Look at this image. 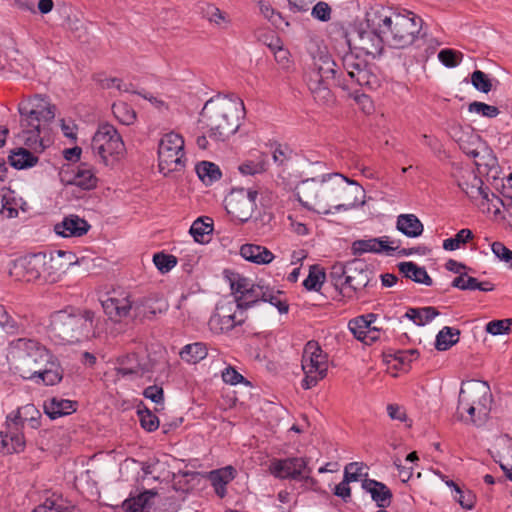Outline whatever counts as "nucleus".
I'll return each instance as SVG.
<instances>
[{
	"label": "nucleus",
	"mask_w": 512,
	"mask_h": 512,
	"mask_svg": "<svg viewBox=\"0 0 512 512\" xmlns=\"http://www.w3.org/2000/svg\"><path fill=\"white\" fill-rule=\"evenodd\" d=\"M343 71L336 69V63L325 51L313 56V62L307 74V84L314 99L320 104L332 101L331 86L348 89L351 84L373 88L376 76L370 71L367 61L354 53L346 52L342 58Z\"/></svg>",
	"instance_id": "f257e3e1"
},
{
	"label": "nucleus",
	"mask_w": 512,
	"mask_h": 512,
	"mask_svg": "<svg viewBox=\"0 0 512 512\" xmlns=\"http://www.w3.org/2000/svg\"><path fill=\"white\" fill-rule=\"evenodd\" d=\"M349 185H355L357 192L361 187L340 173H329L320 178H308L297 186V196L300 203L308 209L322 214H330L331 208L336 211L348 210L354 206V201H348Z\"/></svg>",
	"instance_id": "f03ea898"
},
{
	"label": "nucleus",
	"mask_w": 512,
	"mask_h": 512,
	"mask_svg": "<svg viewBox=\"0 0 512 512\" xmlns=\"http://www.w3.org/2000/svg\"><path fill=\"white\" fill-rule=\"evenodd\" d=\"M19 363L17 369L23 379H41L47 386L61 382L64 370L58 358L44 345L32 339H18Z\"/></svg>",
	"instance_id": "7ed1b4c3"
},
{
	"label": "nucleus",
	"mask_w": 512,
	"mask_h": 512,
	"mask_svg": "<svg viewBox=\"0 0 512 512\" xmlns=\"http://www.w3.org/2000/svg\"><path fill=\"white\" fill-rule=\"evenodd\" d=\"M243 112L241 99L217 95L205 103L199 122L207 129L210 138L223 141L238 130Z\"/></svg>",
	"instance_id": "20e7f679"
},
{
	"label": "nucleus",
	"mask_w": 512,
	"mask_h": 512,
	"mask_svg": "<svg viewBox=\"0 0 512 512\" xmlns=\"http://www.w3.org/2000/svg\"><path fill=\"white\" fill-rule=\"evenodd\" d=\"M367 22L379 32L385 43L400 49L411 45L421 29L422 20L410 11L390 12L374 11L367 14Z\"/></svg>",
	"instance_id": "39448f33"
},
{
	"label": "nucleus",
	"mask_w": 512,
	"mask_h": 512,
	"mask_svg": "<svg viewBox=\"0 0 512 512\" xmlns=\"http://www.w3.org/2000/svg\"><path fill=\"white\" fill-rule=\"evenodd\" d=\"M95 313L92 310H81L67 307L50 315L47 332L49 337L58 344H73L80 342L82 337L96 336L93 326Z\"/></svg>",
	"instance_id": "423d86ee"
},
{
	"label": "nucleus",
	"mask_w": 512,
	"mask_h": 512,
	"mask_svg": "<svg viewBox=\"0 0 512 512\" xmlns=\"http://www.w3.org/2000/svg\"><path fill=\"white\" fill-rule=\"evenodd\" d=\"M492 394L487 382L469 380L462 383L458 398V413L465 422L483 424L491 410Z\"/></svg>",
	"instance_id": "0eeeda50"
},
{
	"label": "nucleus",
	"mask_w": 512,
	"mask_h": 512,
	"mask_svg": "<svg viewBox=\"0 0 512 512\" xmlns=\"http://www.w3.org/2000/svg\"><path fill=\"white\" fill-rule=\"evenodd\" d=\"M101 305L104 313L114 322L127 317L132 309H134L136 317L143 316L148 319L168 309V304L165 300L160 299L152 301L151 299H147L142 303L143 310H141L140 306L133 307L132 301L128 296L109 297L105 300H101Z\"/></svg>",
	"instance_id": "6e6552de"
},
{
	"label": "nucleus",
	"mask_w": 512,
	"mask_h": 512,
	"mask_svg": "<svg viewBox=\"0 0 512 512\" xmlns=\"http://www.w3.org/2000/svg\"><path fill=\"white\" fill-rule=\"evenodd\" d=\"M20 125L31 132H41V123L52 122L56 115V106L51 104L46 97L34 95L18 105Z\"/></svg>",
	"instance_id": "1a4fd4ad"
},
{
	"label": "nucleus",
	"mask_w": 512,
	"mask_h": 512,
	"mask_svg": "<svg viewBox=\"0 0 512 512\" xmlns=\"http://www.w3.org/2000/svg\"><path fill=\"white\" fill-rule=\"evenodd\" d=\"M184 144L183 137L173 131L161 137L158 144V167L164 176L184 169L186 164Z\"/></svg>",
	"instance_id": "9d476101"
},
{
	"label": "nucleus",
	"mask_w": 512,
	"mask_h": 512,
	"mask_svg": "<svg viewBox=\"0 0 512 512\" xmlns=\"http://www.w3.org/2000/svg\"><path fill=\"white\" fill-rule=\"evenodd\" d=\"M302 370L305 374L302 380V387L304 389L314 387L318 381L326 376L328 357L318 342L312 340L306 343L302 355Z\"/></svg>",
	"instance_id": "9b49d317"
},
{
	"label": "nucleus",
	"mask_w": 512,
	"mask_h": 512,
	"mask_svg": "<svg viewBox=\"0 0 512 512\" xmlns=\"http://www.w3.org/2000/svg\"><path fill=\"white\" fill-rule=\"evenodd\" d=\"M124 150V143L117 130L108 123L99 124L98 156L100 162L105 167H114L123 156Z\"/></svg>",
	"instance_id": "f8f14e48"
},
{
	"label": "nucleus",
	"mask_w": 512,
	"mask_h": 512,
	"mask_svg": "<svg viewBox=\"0 0 512 512\" xmlns=\"http://www.w3.org/2000/svg\"><path fill=\"white\" fill-rule=\"evenodd\" d=\"M256 190L237 188L225 197V209L233 219L241 223L247 222L256 208Z\"/></svg>",
	"instance_id": "ddd939ff"
},
{
	"label": "nucleus",
	"mask_w": 512,
	"mask_h": 512,
	"mask_svg": "<svg viewBox=\"0 0 512 512\" xmlns=\"http://www.w3.org/2000/svg\"><path fill=\"white\" fill-rule=\"evenodd\" d=\"M45 264L46 255L43 253L25 255L13 262L10 275L17 280L32 282L39 279Z\"/></svg>",
	"instance_id": "4468645a"
},
{
	"label": "nucleus",
	"mask_w": 512,
	"mask_h": 512,
	"mask_svg": "<svg viewBox=\"0 0 512 512\" xmlns=\"http://www.w3.org/2000/svg\"><path fill=\"white\" fill-rule=\"evenodd\" d=\"M372 279V271L361 260L354 259L348 262V275L344 280L345 287L342 294L352 298L354 294L362 292L369 286Z\"/></svg>",
	"instance_id": "2eb2a0df"
},
{
	"label": "nucleus",
	"mask_w": 512,
	"mask_h": 512,
	"mask_svg": "<svg viewBox=\"0 0 512 512\" xmlns=\"http://www.w3.org/2000/svg\"><path fill=\"white\" fill-rule=\"evenodd\" d=\"M457 184L459 188L471 199L478 200L482 199L484 201L489 202L490 193L489 188L483 187V181L479 178L473 170L464 169L461 171L460 175L457 178ZM491 197L495 198L497 201L502 203V200L496 196L494 193H491Z\"/></svg>",
	"instance_id": "dca6fc26"
},
{
	"label": "nucleus",
	"mask_w": 512,
	"mask_h": 512,
	"mask_svg": "<svg viewBox=\"0 0 512 512\" xmlns=\"http://www.w3.org/2000/svg\"><path fill=\"white\" fill-rule=\"evenodd\" d=\"M308 462V459L301 457L275 459L271 462L269 469L276 478L300 479L303 472L311 473Z\"/></svg>",
	"instance_id": "f3484780"
},
{
	"label": "nucleus",
	"mask_w": 512,
	"mask_h": 512,
	"mask_svg": "<svg viewBox=\"0 0 512 512\" xmlns=\"http://www.w3.org/2000/svg\"><path fill=\"white\" fill-rule=\"evenodd\" d=\"M116 371L124 378L135 380L149 373L151 364L146 356L131 353L118 358Z\"/></svg>",
	"instance_id": "a211bd4d"
},
{
	"label": "nucleus",
	"mask_w": 512,
	"mask_h": 512,
	"mask_svg": "<svg viewBox=\"0 0 512 512\" xmlns=\"http://www.w3.org/2000/svg\"><path fill=\"white\" fill-rule=\"evenodd\" d=\"M394 244L395 241H390L388 236L359 239L352 243L351 250L353 255H362L365 253H385L387 255H391L392 252L399 248L398 245L394 246Z\"/></svg>",
	"instance_id": "6ab92c4d"
},
{
	"label": "nucleus",
	"mask_w": 512,
	"mask_h": 512,
	"mask_svg": "<svg viewBox=\"0 0 512 512\" xmlns=\"http://www.w3.org/2000/svg\"><path fill=\"white\" fill-rule=\"evenodd\" d=\"M90 227L86 220L78 215L71 214L65 216L60 223H57L54 226V231L57 235L64 238L81 237L89 231Z\"/></svg>",
	"instance_id": "aec40b11"
},
{
	"label": "nucleus",
	"mask_w": 512,
	"mask_h": 512,
	"mask_svg": "<svg viewBox=\"0 0 512 512\" xmlns=\"http://www.w3.org/2000/svg\"><path fill=\"white\" fill-rule=\"evenodd\" d=\"M244 320L245 318L243 316V310H240L239 314L236 312L228 314H221L218 312L210 317L208 325L211 331L215 333H223L228 332L235 326L242 324Z\"/></svg>",
	"instance_id": "412c9836"
},
{
	"label": "nucleus",
	"mask_w": 512,
	"mask_h": 512,
	"mask_svg": "<svg viewBox=\"0 0 512 512\" xmlns=\"http://www.w3.org/2000/svg\"><path fill=\"white\" fill-rule=\"evenodd\" d=\"M362 488L371 495L373 501H375L380 508L387 507L392 499L391 490L382 482L374 479H364L362 481Z\"/></svg>",
	"instance_id": "4be33fe9"
},
{
	"label": "nucleus",
	"mask_w": 512,
	"mask_h": 512,
	"mask_svg": "<svg viewBox=\"0 0 512 512\" xmlns=\"http://www.w3.org/2000/svg\"><path fill=\"white\" fill-rule=\"evenodd\" d=\"M373 30L372 31H359L357 33L360 44L359 49L366 54H375L382 50V44L385 43L382 33L379 32L371 23H368Z\"/></svg>",
	"instance_id": "5701e85b"
},
{
	"label": "nucleus",
	"mask_w": 512,
	"mask_h": 512,
	"mask_svg": "<svg viewBox=\"0 0 512 512\" xmlns=\"http://www.w3.org/2000/svg\"><path fill=\"white\" fill-rule=\"evenodd\" d=\"M240 255L247 261L255 264H269L274 259L273 253L266 247L256 244H244L240 248Z\"/></svg>",
	"instance_id": "b1692460"
},
{
	"label": "nucleus",
	"mask_w": 512,
	"mask_h": 512,
	"mask_svg": "<svg viewBox=\"0 0 512 512\" xmlns=\"http://www.w3.org/2000/svg\"><path fill=\"white\" fill-rule=\"evenodd\" d=\"M77 402L67 399L52 398L44 404L45 414L52 420L70 415L76 411Z\"/></svg>",
	"instance_id": "393cba45"
},
{
	"label": "nucleus",
	"mask_w": 512,
	"mask_h": 512,
	"mask_svg": "<svg viewBox=\"0 0 512 512\" xmlns=\"http://www.w3.org/2000/svg\"><path fill=\"white\" fill-rule=\"evenodd\" d=\"M396 228L409 238H416L423 233L424 226L414 214H401L397 217Z\"/></svg>",
	"instance_id": "a878e982"
},
{
	"label": "nucleus",
	"mask_w": 512,
	"mask_h": 512,
	"mask_svg": "<svg viewBox=\"0 0 512 512\" xmlns=\"http://www.w3.org/2000/svg\"><path fill=\"white\" fill-rule=\"evenodd\" d=\"M235 477V469L232 466H226L221 469L213 470L209 473L208 478L215 492L221 498L225 496L226 485Z\"/></svg>",
	"instance_id": "bb28decb"
},
{
	"label": "nucleus",
	"mask_w": 512,
	"mask_h": 512,
	"mask_svg": "<svg viewBox=\"0 0 512 512\" xmlns=\"http://www.w3.org/2000/svg\"><path fill=\"white\" fill-rule=\"evenodd\" d=\"M8 161L13 168L23 170L34 167L39 158L28 149L19 147L10 152Z\"/></svg>",
	"instance_id": "cd10ccee"
},
{
	"label": "nucleus",
	"mask_w": 512,
	"mask_h": 512,
	"mask_svg": "<svg viewBox=\"0 0 512 512\" xmlns=\"http://www.w3.org/2000/svg\"><path fill=\"white\" fill-rule=\"evenodd\" d=\"M269 167L268 155L263 152H257L250 159L239 165V171L243 175H256L267 171Z\"/></svg>",
	"instance_id": "c85d7f7f"
},
{
	"label": "nucleus",
	"mask_w": 512,
	"mask_h": 512,
	"mask_svg": "<svg viewBox=\"0 0 512 512\" xmlns=\"http://www.w3.org/2000/svg\"><path fill=\"white\" fill-rule=\"evenodd\" d=\"M399 271L408 279L426 286H432L433 280L424 267L414 262H401L398 264Z\"/></svg>",
	"instance_id": "c756f323"
},
{
	"label": "nucleus",
	"mask_w": 512,
	"mask_h": 512,
	"mask_svg": "<svg viewBox=\"0 0 512 512\" xmlns=\"http://www.w3.org/2000/svg\"><path fill=\"white\" fill-rule=\"evenodd\" d=\"M62 181L82 189H93L96 187V177L93 171L87 168L86 164H81L71 178H62Z\"/></svg>",
	"instance_id": "7c9ffc66"
},
{
	"label": "nucleus",
	"mask_w": 512,
	"mask_h": 512,
	"mask_svg": "<svg viewBox=\"0 0 512 512\" xmlns=\"http://www.w3.org/2000/svg\"><path fill=\"white\" fill-rule=\"evenodd\" d=\"M75 486L79 492L90 499L96 495V472L87 469L75 477Z\"/></svg>",
	"instance_id": "2f4dec72"
},
{
	"label": "nucleus",
	"mask_w": 512,
	"mask_h": 512,
	"mask_svg": "<svg viewBox=\"0 0 512 512\" xmlns=\"http://www.w3.org/2000/svg\"><path fill=\"white\" fill-rule=\"evenodd\" d=\"M198 11L203 18L217 26L227 25L230 22L228 15L212 3L200 2Z\"/></svg>",
	"instance_id": "473e14b6"
},
{
	"label": "nucleus",
	"mask_w": 512,
	"mask_h": 512,
	"mask_svg": "<svg viewBox=\"0 0 512 512\" xmlns=\"http://www.w3.org/2000/svg\"><path fill=\"white\" fill-rule=\"evenodd\" d=\"M252 284H250L247 278L241 277L237 275L234 279L231 280V290L236 296L237 308L239 310H245L251 307V303L253 301H246L247 293Z\"/></svg>",
	"instance_id": "72a5a7b5"
},
{
	"label": "nucleus",
	"mask_w": 512,
	"mask_h": 512,
	"mask_svg": "<svg viewBox=\"0 0 512 512\" xmlns=\"http://www.w3.org/2000/svg\"><path fill=\"white\" fill-rule=\"evenodd\" d=\"M439 315V311L431 306L422 308H409L404 317L418 326H424Z\"/></svg>",
	"instance_id": "f704fd0d"
},
{
	"label": "nucleus",
	"mask_w": 512,
	"mask_h": 512,
	"mask_svg": "<svg viewBox=\"0 0 512 512\" xmlns=\"http://www.w3.org/2000/svg\"><path fill=\"white\" fill-rule=\"evenodd\" d=\"M376 318L377 315L373 313L358 316L349 321L348 328L355 338L362 341L365 339V335L369 330L370 325L375 322Z\"/></svg>",
	"instance_id": "c9c22d12"
},
{
	"label": "nucleus",
	"mask_w": 512,
	"mask_h": 512,
	"mask_svg": "<svg viewBox=\"0 0 512 512\" xmlns=\"http://www.w3.org/2000/svg\"><path fill=\"white\" fill-rule=\"evenodd\" d=\"M208 355V349L206 344L202 342H195L192 344L185 345L181 352L180 357L182 360L196 364L206 358Z\"/></svg>",
	"instance_id": "e433bc0d"
},
{
	"label": "nucleus",
	"mask_w": 512,
	"mask_h": 512,
	"mask_svg": "<svg viewBox=\"0 0 512 512\" xmlns=\"http://www.w3.org/2000/svg\"><path fill=\"white\" fill-rule=\"evenodd\" d=\"M460 330L445 326L436 335L435 348L446 351L459 341Z\"/></svg>",
	"instance_id": "4c0bfd02"
},
{
	"label": "nucleus",
	"mask_w": 512,
	"mask_h": 512,
	"mask_svg": "<svg viewBox=\"0 0 512 512\" xmlns=\"http://www.w3.org/2000/svg\"><path fill=\"white\" fill-rule=\"evenodd\" d=\"M196 173L203 183L206 185L212 184L214 181L220 179L221 171L219 167L208 161H202L196 165Z\"/></svg>",
	"instance_id": "58836bf2"
},
{
	"label": "nucleus",
	"mask_w": 512,
	"mask_h": 512,
	"mask_svg": "<svg viewBox=\"0 0 512 512\" xmlns=\"http://www.w3.org/2000/svg\"><path fill=\"white\" fill-rule=\"evenodd\" d=\"M212 231L213 223L209 217L198 218L190 227V234L199 243H204L206 241L205 236L209 235Z\"/></svg>",
	"instance_id": "ea45409f"
},
{
	"label": "nucleus",
	"mask_w": 512,
	"mask_h": 512,
	"mask_svg": "<svg viewBox=\"0 0 512 512\" xmlns=\"http://www.w3.org/2000/svg\"><path fill=\"white\" fill-rule=\"evenodd\" d=\"M446 484L455 491V501H457L464 509H473L476 502V496L471 490H462L453 481H447Z\"/></svg>",
	"instance_id": "a19ab883"
},
{
	"label": "nucleus",
	"mask_w": 512,
	"mask_h": 512,
	"mask_svg": "<svg viewBox=\"0 0 512 512\" xmlns=\"http://www.w3.org/2000/svg\"><path fill=\"white\" fill-rule=\"evenodd\" d=\"M114 116L124 125H131L136 120V112L127 103H114L112 106Z\"/></svg>",
	"instance_id": "79ce46f5"
},
{
	"label": "nucleus",
	"mask_w": 512,
	"mask_h": 512,
	"mask_svg": "<svg viewBox=\"0 0 512 512\" xmlns=\"http://www.w3.org/2000/svg\"><path fill=\"white\" fill-rule=\"evenodd\" d=\"M473 239V233L470 229H461L458 233L451 238L443 241V249L447 251H454Z\"/></svg>",
	"instance_id": "37998d69"
},
{
	"label": "nucleus",
	"mask_w": 512,
	"mask_h": 512,
	"mask_svg": "<svg viewBox=\"0 0 512 512\" xmlns=\"http://www.w3.org/2000/svg\"><path fill=\"white\" fill-rule=\"evenodd\" d=\"M325 273L317 266H312L309 275L303 282V286L307 290L319 291L324 283Z\"/></svg>",
	"instance_id": "c03bdc74"
},
{
	"label": "nucleus",
	"mask_w": 512,
	"mask_h": 512,
	"mask_svg": "<svg viewBox=\"0 0 512 512\" xmlns=\"http://www.w3.org/2000/svg\"><path fill=\"white\" fill-rule=\"evenodd\" d=\"M468 111L479 114L483 117L494 118L498 116L499 109L496 106L486 104L484 102L474 101L469 104Z\"/></svg>",
	"instance_id": "a18cd8bd"
},
{
	"label": "nucleus",
	"mask_w": 512,
	"mask_h": 512,
	"mask_svg": "<svg viewBox=\"0 0 512 512\" xmlns=\"http://www.w3.org/2000/svg\"><path fill=\"white\" fill-rule=\"evenodd\" d=\"M471 83L476 90L483 93H488L492 89L490 78L481 70H475L471 74Z\"/></svg>",
	"instance_id": "49530a36"
},
{
	"label": "nucleus",
	"mask_w": 512,
	"mask_h": 512,
	"mask_svg": "<svg viewBox=\"0 0 512 512\" xmlns=\"http://www.w3.org/2000/svg\"><path fill=\"white\" fill-rule=\"evenodd\" d=\"M463 54L452 49H443L438 53V59L446 67H456L462 61Z\"/></svg>",
	"instance_id": "de8ad7c7"
},
{
	"label": "nucleus",
	"mask_w": 512,
	"mask_h": 512,
	"mask_svg": "<svg viewBox=\"0 0 512 512\" xmlns=\"http://www.w3.org/2000/svg\"><path fill=\"white\" fill-rule=\"evenodd\" d=\"M153 262L157 269L161 273L169 272L173 267L177 264V259L173 255H168L164 253H156L153 256Z\"/></svg>",
	"instance_id": "09e8293b"
},
{
	"label": "nucleus",
	"mask_w": 512,
	"mask_h": 512,
	"mask_svg": "<svg viewBox=\"0 0 512 512\" xmlns=\"http://www.w3.org/2000/svg\"><path fill=\"white\" fill-rule=\"evenodd\" d=\"M512 319L493 320L486 324V332L492 335L508 334L511 330Z\"/></svg>",
	"instance_id": "8fccbe9b"
},
{
	"label": "nucleus",
	"mask_w": 512,
	"mask_h": 512,
	"mask_svg": "<svg viewBox=\"0 0 512 512\" xmlns=\"http://www.w3.org/2000/svg\"><path fill=\"white\" fill-rule=\"evenodd\" d=\"M346 275H348V263L346 265L342 263H337L332 266L330 271V278L331 281L334 283L336 288H340L342 291V288L345 287L344 280L346 278Z\"/></svg>",
	"instance_id": "3c124183"
},
{
	"label": "nucleus",
	"mask_w": 512,
	"mask_h": 512,
	"mask_svg": "<svg viewBox=\"0 0 512 512\" xmlns=\"http://www.w3.org/2000/svg\"><path fill=\"white\" fill-rule=\"evenodd\" d=\"M29 130L30 129L23 130L24 133L28 134V136L25 138L24 144L35 152H43L46 148V145L44 144L43 138L40 137V133L31 132Z\"/></svg>",
	"instance_id": "603ef678"
},
{
	"label": "nucleus",
	"mask_w": 512,
	"mask_h": 512,
	"mask_svg": "<svg viewBox=\"0 0 512 512\" xmlns=\"http://www.w3.org/2000/svg\"><path fill=\"white\" fill-rule=\"evenodd\" d=\"M292 157V150L285 145L278 144L272 151V159L277 166H285Z\"/></svg>",
	"instance_id": "864d4df0"
},
{
	"label": "nucleus",
	"mask_w": 512,
	"mask_h": 512,
	"mask_svg": "<svg viewBox=\"0 0 512 512\" xmlns=\"http://www.w3.org/2000/svg\"><path fill=\"white\" fill-rule=\"evenodd\" d=\"M155 495L152 491H147L145 493L140 494L137 498L128 499L123 502V509H131L136 507H141L143 509H148L149 500Z\"/></svg>",
	"instance_id": "5fc2aeb1"
},
{
	"label": "nucleus",
	"mask_w": 512,
	"mask_h": 512,
	"mask_svg": "<svg viewBox=\"0 0 512 512\" xmlns=\"http://www.w3.org/2000/svg\"><path fill=\"white\" fill-rule=\"evenodd\" d=\"M365 465L359 462H351L344 468V478L349 482L358 481L364 475L363 470ZM367 473H365V476Z\"/></svg>",
	"instance_id": "6e6d98bb"
},
{
	"label": "nucleus",
	"mask_w": 512,
	"mask_h": 512,
	"mask_svg": "<svg viewBox=\"0 0 512 512\" xmlns=\"http://www.w3.org/2000/svg\"><path fill=\"white\" fill-rule=\"evenodd\" d=\"M266 294L269 296L265 297L263 302H268L275 306L280 313H286L288 311V305L281 299L282 293L280 291H274L272 288L268 287Z\"/></svg>",
	"instance_id": "4d7b16f0"
},
{
	"label": "nucleus",
	"mask_w": 512,
	"mask_h": 512,
	"mask_svg": "<svg viewBox=\"0 0 512 512\" xmlns=\"http://www.w3.org/2000/svg\"><path fill=\"white\" fill-rule=\"evenodd\" d=\"M491 249L498 259L507 263L512 268V251L510 249L498 241L492 243Z\"/></svg>",
	"instance_id": "13d9d810"
},
{
	"label": "nucleus",
	"mask_w": 512,
	"mask_h": 512,
	"mask_svg": "<svg viewBox=\"0 0 512 512\" xmlns=\"http://www.w3.org/2000/svg\"><path fill=\"white\" fill-rule=\"evenodd\" d=\"M140 417L141 426L149 431H155L159 427V420L156 415L152 414L150 411H138Z\"/></svg>",
	"instance_id": "bf43d9fd"
},
{
	"label": "nucleus",
	"mask_w": 512,
	"mask_h": 512,
	"mask_svg": "<svg viewBox=\"0 0 512 512\" xmlns=\"http://www.w3.org/2000/svg\"><path fill=\"white\" fill-rule=\"evenodd\" d=\"M267 289L268 286L252 284L247 293L246 301H253L251 303V306H253L259 301H263L265 297L269 296L268 294H266Z\"/></svg>",
	"instance_id": "052dcab7"
},
{
	"label": "nucleus",
	"mask_w": 512,
	"mask_h": 512,
	"mask_svg": "<svg viewBox=\"0 0 512 512\" xmlns=\"http://www.w3.org/2000/svg\"><path fill=\"white\" fill-rule=\"evenodd\" d=\"M9 434V445L11 449V454L20 453L24 451L26 446L24 435L18 432V430H16L15 432L9 431Z\"/></svg>",
	"instance_id": "680f3d73"
},
{
	"label": "nucleus",
	"mask_w": 512,
	"mask_h": 512,
	"mask_svg": "<svg viewBox=\"0 0 512 512\" xmlns=\"http://www.w3.org/2000/svg\"><path fill=\"white\" fill-rule=\"evenodd\" d=\"M311 15L320 21H328L331 17V8L326 2H318L311 11Z\"/></svg>",
	"instance_id": "e2e57ef3"
},
{
	"label": "nucleus",
	"mask_w": 512,
	"mask_h": 512,
	"mask_svg": "<svg viewBox=\"0 0 512 512\" xmlns=\"http://www.w3.org/2000/svg\"><path fill=\"white\" fill-rule=\"evenodd\" d=\"M143 395L145 398L150 399L156 404L162 403L164 399L163 389L156 385L145 388Z\"/></svg>",
	"instance_id": "0e129e2a"
},
{
	"label": "nucleus",
	"mask_w": 512,
	"mask_h": 512,
	"mask_svg": "<svg viewBox=\"0 0 512 512\" xmlns=\"http://www.w3.org/2000/svg\"><path fill=\"white\" fill-rule=\"evenodd\" d=\"M222 379L225 383L236 385L244 380V377L233 367L229 366L222 372Z\"/></svg>",
	"instance_id": "69168bd1"
},
{
	"label": "nucleus",
	"mask_w": 512,
	"mask_h": 512,
	"mask_svg": "<svg viewBox=\"0 0 512 512\" xmlns=\"http://www.w3.org/2000/svg\"><path fill=\"white\" fill-rule=\"evenodd\" d=\"M67 508H63L54 500L46 499V501L36 507L32 512H66Z\"/></svg>",
	"instance_id": "338daca9"
},
{
	"label": "nucleus",
	"mask_w": 512,
	"mask_h": 512,
	"mask_svg": "<svg viewBox=\"0 0 512 512\" xmlns=\"http://www.w3.org/2000/svg\"><path fill=\"white\" fill-rule=\"evenodd\" d=\"M349 481L343 478L342 482H340L338 485L334 488V494L340 498H342L344 501H347V499L351 496V489L349 487Z\"/></svg>",
	"instance_id": "774afa93"
}]
</instances>
